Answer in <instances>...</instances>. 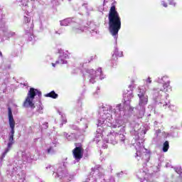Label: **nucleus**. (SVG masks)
Returning a JSON list of instances; mask_svg holds the SVG:
<instances>
[{
  "mask_svg": "<svg viewBox=\"0 0 182 182\" xmlns=\"http://www.w3.org/2000/svg\"><path fill=\"white\" fill-rule=\"evenodd\" d=\"M129 90L124 94V103L123 105L119 104L116 106V109H113L112 105H102L99 108V119L97 121V127H111L112 129H120L119 133L110 132L106 139V143L110 144H117L116 140V136H119V139L122 144H126L127 143V139L124 136V129L126 119H124V112L129 110V112H133V107L130 106V100L133 99V85H129Z\"/></svg>",
  "mask_w": 182,
  "mask_h": 182,
  "instance_id": "obj_1",
  "label": "nucleus"
},
{
  "mask_svg": "<svg viewBox=\"0 0 182 182\" xmlns=\"http://www.w3.org/2000/svg\"><path fill=\"white\" fill-rule=\"evenodd\" d=\"M154 82L162 85L161 87L154 88L153 100L156 105H163V107L167 106V97L168 94L167 92L171 90V86H170V78L167 75L158 77Z\"/></svg>",
  "mask_w": 182,
  "mask_h": 182,
  "instance_id": "obj_2",
  "label": "nucleus"
},
{
  "mask_svg": "<svg viewBox=\"0 0 182 182\" xmlns=\"http://www.w3.org/2000/svg\"><path fill=\"white\" fill-rule=\"evenodd\" d=\"M134 132L135 134L134 139L137 141L135 145V149L136 150V159L138 161L141 159L144 163H149V161L150 160V151L144 148V145L143 144L144 142V134L147 133V131L146 130V128H140L137 131L134 129Z\"/></svg>",
  "mask_w": 182,
  "mask_h": 182,
  "instance_id": "obj_3",
  "label": "nucleus"
},
{
  "mask_svg": "<svg viewBox=\"0 0 182 182\" xmlns=\"http://www.w3.org/2000/svg\"><path fill=\"white\" fill-rule=\"evenodd\" d=\"M109 32L111 35L114 37L116 42H117V36H119V31L122 28V18L117 11H116V6H111L109 15Z\"/></svg>",
  "mask_w": 182,
  "mask_h": 182,
  "instance_id": "obj_4",
  "label": "nucleus"
},
{
  "mask_svg": "<svg viewBox=\"0 0 182 182\" xmlns=\"http://www.w3.org/2000/svg\"><path fill=\"white\" fill-rule=\"evenodd\" d=\"M35 96L41 97L42 96V92H41V91L38 90L37 89L30 88L23 106V107H31L33 109V110H35L34 114L38 116L43 113V106L41 102H38V104L35 105L33 103V99H35Z\"/></svg>",
  "mask_w": 182,
  "mask_h": 182,
  "instance_id": "obj_5",
  "label": "nucleus"
},
{
  "mask_svg": "<svg viewBox=\"0 0 182 182\" xmlns=\"http://www.w3.org/2000/svg\"><path fill=\"white\" fill-rule=\"evenodd\" d=\"M136 93L139 97V104L135 109L138 119H141L146 113V106L149 103V96L146 94V87H138Z\"/></svg>",
  "mask_w": 182,
  "mask_h": 182,
  "instance_id": "obj_6",
  "label": "nucleus"
},
{
  "mask_svg": "<svg viewBox=\"0 0 182 182\" xmlns=\"http://www.w3.org/2000/svg\"><path fill=\"white\" fill-rule=\"evenodd\" d=\"M9 112V124L11 129V132L9 134V142L7 144V148L3 152L1 157L0 158V161H2L4 159H5V156L9 153L11 149H12V146H14L15 143V140L14 139V136H15V120L14 119V115L12 114V109L11 107H8Z\"/></svg>",
  "mask_w": 182,
  "mask_h": 182,
  "instance_id": "obj_7",
  "label": "nucleus"
},
{
  "mask_svg": "<svg viewBox=\"0 0 182 182\" xmlns=\"http://www.w3.org/2000/svg\"><path fill=\"white\" fill-rule=\"evenodd\" d=\"M46 171L48 173H53V177L55 178H63L68 176V170H66V164L52 166L47 164L46 166Z\"/></svg>",
  "mask_w": 182,
  "mask_h": 182,
  "instance_id": "obj_8",
  "label": "nucleus"
},
{
  "mask_svg": "<svg viewBox=\"0 0 182 182\" xmlns=\"http://www.w3.org/2000/svg\"><path fill=\"white\" fill-rule=\"evenodd\" d=\"M82 75L85 79L89 80L90 83H96V80H97L98 76H100V80H103L105 79V75L102 73V68H98L97 71H95L93 69L85 68L82 71Z\"/></svg>",
  "mask_w": 182,
  "mask_h": 182,
  "instance_id": "obj_9",
  "label": "nucleus"
},
{
  "mask_svg": "<svg viewBox=\"0 0 182 182\" xmlns=\"http://www.w3.org/2000/svg\"><path fill=\"white\" fill-rule=\"evenodd\" d=\"M17 4L21 6L23 11H26L28 14L32 12L33 8L39 5L43 4V1L42 0H18L17 1Z\"/></svg>",
  "mask_w": 182,
  "mask_h": 182,
  "instance_id": "obj_10",
  "label": "nucleus"
},
{
  "mask_svg": "<svg viewBox=\"0 0 182 182\" xmlns=\"http://www.w3.org/2000/svg\"><path fill=\"white\" fill-rule=\"evenodd\" d=\"M23 26L26 32V33H30V36L28 37V41L32 42L35 39V36H33V20L29 16H24L23 18Z\"/></svg>",
  "mask_w": 182,
  "mask_h": 182,
  "instance_id": "obj_11",
  "label": "nucleus"
},
{
  "mask_svg": "<svg viewBox=\"0 0 182 182\" xmlns=\"http://www.w3.org/2000/svg\"><path fill=\"white\" fill-rule=\"evenodd\" d=\"M7 173L10 174V176H15V174H17L18 176V178L20 179L18 182L25 181L26 173L25 171H21V166H10L9 170L7 171Z\"/></svg>",
  "mask_w": 182,
  "mask_h": 182,
  "instance_id": "obj_12",
  "label": "nucleus"
},
{
  "mask_svg": "<svg viewBox=\"0 0 182 182\" xmlns=\"http://www.w3.org/2000/svg\"><path fill=\"white\" fill-rule=\"evenodd\" d=\"M0 31H3L4 36L7 38V39L15 38L16 36V33L8 31V26L4 23H0Z\"/></svg>",
  "mask_w": 182,
  "mask_h": 182,
  "instance_id": "obj_13",
  "label": "nucleus"
},
{
  "mask_svg": "<svg viewBox=\"0 0 182 182\" xmlns=\"http://www.w3.org/2000/svg\"><path fill=\"white\" fill-rule=\"evenodd\" d=\"M85 28L86 27L80 25V23H74L71 28V33H73V35L83 33V32H85Z\"/></svg>",
  "mask_w": 182,
  "mask_h": 182,
  "instance_id": "obj_14",
  "label": "nucleus"
},
{
  "mask_svg": "<svg viewBox=\"0 0 182 182\" xmlns=\"http://www.w3.org/2000/svg\"><path fill=\"white\" fill-rule=\"evenodd\" d=\"M85 32L88 31L91 35L95 36L99 33V30H97V26L95 23L91 22L90 24H87V26H85Z\"/></svg>",
  "mask_w": 182,
  "mask_h": 182,
  "instance_id": "obj_15",
  "label": "nucleus"
},
{
  "mask_svg": "<svg viewBox=\"0 0 182 182\" xmlns=\"http://www.w3.org/2000/svg\"><path fill=\"white\" fill-rule=\"evenodd\" d=\"M58 140L54 139L53 141H52L50 144L48 146H47V149L46 150L47 154H50V156L55 154L56 153L55 147L56 146H58Z\"/></svg>",
  "mask_w": 182,
  "mask_h": 182,
  "instance_id": "obj_16",
  "label": "nucleus"
},
{
  "mask_svg": "<svg viewBox=\"0 0 182 182\" xmlns=\"http://www.w3.org/2000/svg\"><path fill=\"white\" fill-rule=\"evenodd\" d=\"M73 154L74 159H75L77 161H79V160L83 157V149L80 146H76L73 151Z\"/></svg>",
  "mask_w": 182,
  "mask_h": 182,
  "instance_id": "obj_17",
  "label": "nucleus"
},
{
  "mask_svg": "<svg viewBox=\"0 0 182 182\" xmlns=\"http://www.w3.org/2000/svg\"><path fill=\"white\" fill-rule=\"evenodd\" d=\"M76 19L75 18H67L63 20L60 21V26H69L72 23H75Z\"/></svg>",
  "mask_w": 182,
  "mask_h": 182,
  "instance_id": "obj_18",
  "label": "nucleus"
},
{
  "mask_svg": "<svg viewBox=\"0 0 182 182\" xmlns=\"http://www.w3.org/2000/svg\"><path fill=\"white\" fill-rule=\"evenodd\" d=\"M68 58V55L67 53H60L58 60L55 62V63H60V65H65L68 63L66 59Z\"/></svg>",
  "mask_w": 182,
  "mask_h": 182,
  "instance_id": "obj_19",
  "label": "nucleus"
},
{
  "mask_svg": "<svg viewBox=\"0 0 182 182\" xmlns=\"http://www.w3.org/2000/svg\"><path fill=\"white\" fill-rule=\"evenodd\" d=\"M103 176L101 177V178L97 179L100 182H116V180L114 179V177L112 176H105V169L104 172L102 173Z\"/></svg>",
  "mask_w": 182,
  "mask_h": 182,
  "instance_id": "obj_20",
  "label": "nucleus"
},
{
  "mask_svg": "<svg viewBox=\"0 0 182 182\" xmlns=\"http://www.w3.org/2000/svg\"><path fill=\"white\" fill-rule=\"evenodd\" d=\"M92 119V114L89 113V111H84L82 113L80 120H87L89 122Z\"/></svg>",
  "mask_w": 182,
  "mask_h": 182,
  "instance_id": "obj_21",
  "label": "nucleus"
},
{
  "mask_svg": "<svg viewBox=\"0 0 182 182\" xmlns=\"http://www.w3.org/2000/svg\"><path fill=\"white\" fill-rule=\"evenodd\" d=\"M60 116H61V124H60V127L63 126V124H66L68 123V120H66V115L65 114H62V112H58Z\"/></svg>",
  "mask_w": 182,
  "mask_h": 182,
  "instance_id": "obj_22",
  "label": "nucleus"
},
{
  "mask_svg": "<svg viewBox=\"0 0 182 182\" xmlns=\"http://www.w3.org/2000/svg\"><path fill=\"white\" fill-rule=\"evenodd\" d=\"M100 140H102V129H98L97 130V134L95 138V141H97V143H99Z\"/></svg>",
  "mask_w": 182,
  "mask_h": 182,
  "instance_id": "obj_23",
  "label": "nucleus"
},
{
  "mask_svg": "<svg viewBox=\"0 0 182 182\" xmlns=\"http://www.w3.org/2000/svg\"><path fill=\"white\" fill-rule=\"evenodd\" d=\"M112 56L113 58H114V56H118L119 58H122V56H123V52L119 51V49L117 48V47H115Z\"/></svg>",
  "mask_w": 182,
  "mask_h": 182,
  "instance_id": "obj_24",
  "label": "nucleus"
},
{
  "mask_svg": "<svg viewBox=\"0 0 182 182\" xmlns=\"http://www.w3.org/2000/svg\"><path fill=\"white\" fill-rule=\"evenodd\" d=\"M46 97H51L52 99H58V94L55 91H51L50 92L46 95Z\"/></svg>",
  "mask_w": 182,
  "mask_h": 182,
  "instance_id": "obj_25",
  "label": "nucleus"
},
{
  "mask_svg": "<svg viewBox=\"0 0 182 182\" xmlns=\"http://www.w3.org/2000/svg\"><path fill=\"white\" fill-rule=\"evenodd\" d=\"M168 149H170V144H168V141H166L163 144V152L166 153V151H168Z\"/></svg>",
  "mask_w": 182,
  "mask_h": 182,
  "instance_id": "obj_26",
  "label": "nucleus"
},
{
  "mask_svg": "<svg viewBox=\"0 0 182 182\" xmlns=\"http://www.w3.org/2000/svg\"><path fill=\"white\" fill-rule=\"evenodd\" d=\"M63 135L64 136V137H66L67 140L68 141L73 140V135H69L66 132H63Z\"/></svg>",
  "mask_w": 182,
  "mask_h": 182,
  "instance_id": "obj_27",
  "label": "nucleus"
},
{
  "mask_svg": "<svg viewBox=\"0 0 182 182\" xmlns=\"http://www.w3.org/2000/svg\"><path fill=\"white\" fill-rule=\"evenodd\" d=\"M160 167H161V163H159L158 166H153L152 168L154 170V173L160 171Z\"/></svg>",
  "mask_w": 182,
  "mask_h": 182,
  "instance_id": "obj_28",
  "label": "nucleus"
},
{
  "mask_svg": "<svg viewBox=\"0 0 182 182\" xmlns=\"http://www.w3.org/2000/svg\"><path fill=\"white\" fill-rule=\"evenodd\" d=\"M168 109H170V110H171L172 112H177V107H176L175 105H169Z\"/></svg>",
  "mask_w": 182,
  "mask_h": 182,
  "instance_id": "obj_29",
  "label": "nucleus"
},
{
  "mask_svg": "<svg viewBox=\"0 0 182 182\" xmlns=\"http://www.w3.org/2000/svg\"><path fill=\"white\" fill-rule=\"evenodd\" d=\"M63 0H51L53 5H59Z\"/></svg>",
  "mask_w": 182,
  "mask_h": 182,
  "instance_id": "obj_30",
  "label": "nucleus"
},
{
  "mask_svg": "<svg viewBox=\"0 0 182 182\" xmlns=\"http://www.w3.org/2000/svg\"><path fill=\"white\" fill-rule=\"evenodd\" d=\"M175 171L179 174V177H182V171H181V168H175Z\"/></svg>",
  "mask_w": 182,
  "mask_h": 182,
  "instance_id": "obj_31",
  "label": "nucleus"
},
{
  "mask_svg": "<svg viewBox=\"0 0 182 182\" xmlns=\"http://www.w3.org/2000/svg\"><path fill=\"white\" fill-rule=\"evenodd\" d=\"M170 0H162L161 1V5L164 6V8H167V2H168Z\"/></svg>",
  "mask_w": 182,
  "mask_h": 182,
  "instance_id": "obj_32",
  "label": "nucleus"
},
{
  "mask_svg": "<svg viewBox=\"0 0 182 182\" xmlns=\"http://www.w3.org/2000/svg\"><path fill=\"white\" fill-rule=\"evenodd\" d=\"M22 160L23 161H29V159H28V156H26V155H25V153H22Z\"/></svg>",
  "mask_w": 182,
  "mask_h": 182,
  "instance_id": "obj_33",
  "label": "nucleus"
},
{
  "mask_svg": "<svg viewBox=\"0 0 182 182\" xmlns=\"http://www.w3.org/2000/svg\"><path fill=\"white\" fill-rule=\"evenodd\" d=\"M169 2V5H172V6H176V1L174 0H169L168 1Z\"/></svg>",
  "mask_w": 182,
  "mask_h": 182,
  "instance_id": "obj_34",
  "label": "nucleus"
},
{
  "mask_svg": "<svg viewBox=\"0 0 182 182\" xmlns=\"http://www.w3.org/2000/svg\"><path fill=\"white\" fill-rule=\"evenodd\" d=\"M70 128L73 129V130H77V126L76 125H70Z\"/></svg>",
  "mask_w": 182,
  "mask_h": 182,
  "instance_id": "obj_35",
  "label": "nucleus"
},
{
  "mask_svg": "<svg viewBox=\"0 0 182 182\" xmlns=\"http://www.w3.org/2000/svg\"><path fill=\"white\" fill-rule=\"evenodd\" d=\"M43 128H44V129H48V122H45V123L43 124Z\"/></svg>",
  "mask_w": 182,
  "mask_h": 182,
  "instance_id": "obj_36",
  "label": "nucleus"
},
{
  "mask_svg": "<svg viewBox=\"0 0 182 182\" xmlns=\"http://www.w3.org/2000/svg\"><path fill=\"white\" fill-rule=\"evenodd\" d=\"M146 83H151V77H148L146 80Z\"/></svg>",
  "mask_w": 182,
  "mask_h": 182,
  "instance_id": "obj_37",
  "label": "nucleus"
},
{
  "mask_svg": "<svg viewBox=\"0 0 182 182\" xmlns=\"http://www.w3.org/2000/svg\"><path fill=\"white\" fill-rule=\"evenodd\" d=\"M82 6H83L84 8H85V9H87V3H84V4H82Z\"/></svg>",
  "mask_w": 182,
  "mask_h": 182,
  "instance_id": "obj_38",
  "label": "nucleus"
},
{
  "mask_svg": "<svg viewBox=\"0 0 182 182\" xmlns=\"http://www.w3.org/2000/svg\"><path fill=\"white\" fill-rule=\"evenodd\" d=\"M50 60V56L47 55V56L46 57V62H48V60Z\"/></svg>",
  "mask_w": 182,
  "mask_h": 182,
  "instance_id": "obj_39",
  "label": "nucleus"
},
{
  "mask_svg": "<svg viewBox=\"0 0 182 182\" xmlns=\"http://www.w3.org/2000/svg\"><path fill=\"white\" fill-rule=\"evenodd\" d=\"M159 133H161V131L160 129H157L156 132V134H159Z\"/></svg>",
  "mask_w": 182,
  "mask_h": 182,
  "instance_id": "obj_40",
  "label": "nucleus"
},
{
  "mask_svg": "<svg viewBox=\"0 0 182 182\" xmlns=\"http://www.w3.org/2000/svg\"><path fill=\"white\" fill-rule=\"evenodd\" d=\"M158 123H159V122H154L155 129L157 127H156V126H157Z\"/></svg>",
  "mask_w": 182,
  "mask_h": 182,
  "instance_id": "obj_41",
  "label": "nucleus"
},
{
  "mask_svg": "<svg viewBox=\"0 0 182 182\" xmlns=\"http://www.w3.org/2000/svg\"><path fill=\"white\" fill-rule=\"evenodd\" d=\"M168 136H170V134H168V133H166V134H165V137H168Z\"/></svg>",
  "mask_w": 182,
  "mask_h": 182,
  "instance_id": "obj_42",
  "label": "nucleus"
},
{
  "mask_svg": "<svg viewBox=\"0 0 182 182\" xmlns=\"http://www.w3.org/2000/svg\"><path fill=\"white\" fill-rule=\"evenodd\" d=\"M114 63H116V60L112 61V66H114Z\"/></svg>",
  "mask_w": 182,
  "mask_h": 182,
  "instance_id": "obj_43",
  "label": "nucleus"
},
{
  "mask_svg": "<svg viewBox=\"0 0 182 182\" xmlns=\"http://www.w3.org/2000/svg\"><path fill=\"white\" fill-rule=\"evenodd\" d=\"M166 167H170V164H168V163L166 164Z\"/></svg>",
  "mask_w": 182,
  "mask_h": 182,
  "instance_id": "obj_44",
  "label": "nucleus"
},
{
  "mask_svg": "<svg viewBox=\"0 0 182 182\" xmlns=\"http://www.w3.org/2000/svg\"><path fill=\"white\" fill-rule=\"evenodd\" d=\"M55 65H56V64H55V63H52V66H53V68H55Z\"/></svg>",
  "mask_w": 182,
  "mask_h": 182,
  "instance_id": "obj_45",
  "label": "nucleus"
},
{
  "mask_svg": "<svg viewBox=\"0 0 182 182\" xmlns=\"http://www.w3.org/2000/svg\"><path fill=\"white\" fill-rule=\"evenodd\" d=\"M2 14V9H1V7H0V14Z\"/></svg>",
  "mask_w": 182,
  "mask_h": 182,
  "instance_id": "obj_46",
  "label": "nucleus"
},
{
  "mask_svg": "<svg viewBox=\"0 0 182 182\" xmlns=\"http://www.w3.org/2000/svg\"><path fill=\"white\" fill-rule=\"evenodd\" d=\"M0 56H2V52L0 51Z\"/></svg>",
  "mask_w": 182,
  "mask_h": 182,
  "instance_id": "obj_47",
  "label": "nucleus"
},
{
  "mask_svg": "<svg viewBox=\"0 0 182 182\" xmlns=\"http://www.w3.org/2000/svg\"><path fill=\"white\" fill-rule=\"evenodd\" d=\"M117 176H118V177H119V176H120V173H118Z\"/></svg>",
  "mask_w": 182,
  "mask_h": 182,
  "instance_id": "obj_48",
  "label": "nucleus"
},
{
  "mask_svg": "<svg viewBox=\"0 0 182 182\" xmlns=\"http://www.w3.org/2000/svg\"><path fill=\"white\" fill-rule=\"evenodd\" d=\"M42 19V18L41 17H40V20H41Z\"/></svg>",
  "mask_w": 182,
  "mask_h": 182,
  "instance_id": "obj_49",
  "label": "nucleus"
},
{
  "mask_svg": "<svg viewBox=\"0 0 182 182\" xmlns=\"http://www.w3.org/2000/svg\"><path fill=\"white\" fill-rule=\"evenodd\" d=\"M106 149L107 148V145H105Z\"/></svg>",
  "mask_w": 182,
  "mask_h": 182,
  "instance_id": "obj_50",
  "label": "nucleus"
},
{
  "mask_svg": "<svg viewBox=\"0 0 182 182\" xmlns=\"http://www.w3.org/2000/svg\"><path fill=\"white\" fill-rule=\"evenodd\" d=\"M104 2H106V0H104Z\"/></svg>",
  "mask_w": 182,
  "mask_h": 182,
  "instance_id": "obj_51",
  "label": "nucleus"
},
{
  "mask_svg": "<svg viewBox=\"0 0 182 182\" xmlns=\"http://www.w3.org/2000/svg\"><path fill=\"white\" fill-rule=\"evenodd\" d=\"M35 140H39V139H35Z\"/></svg>",
  "mask_w": 182,
  "mask_h": 182,
  "instance_id": "obj_52",
  "label": "nucleus"
},
{
  "mask_svg": "<svg viewBox=\"0 0 182 182\" xmlns=\"http://www.w3.org/2000/svg\"><path fill=\"white\" fill-rule=\"evenodd\" d=\"M55 33H58V31H56Z\"/></svg>",
  "mask_w": 182,
  "mask_h": 182,
  "instance_id": "obj_53",
  "label": "nucleus"
},
{
  "mask_svg": "<svg viewBox=\"0 0 182 182\" xmlns=\"http://www.w3.org/2000/svg\"><path fill=\"white\" fill-rule=\"evenodd\" d=\"M0 166H1V164H0Z\"/></svg>",
  "mask_w": 182,
  "mask_h": 182,
  "instance_id": "obj_54",
  "label": "nucleus"
}]
</instances>
